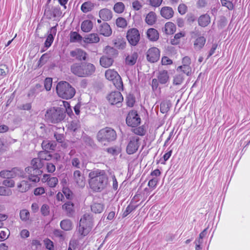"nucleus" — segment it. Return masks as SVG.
Here are the masks:
<instances>
[{"label":"nucleus","mask_w":250,"mask_h":250,"mask_svg":"<svg viewBox=\"0 0 250 250\" xmlns=\"http://www.w3.org/2000/svg\"><path fill=\"white\" fill-rule=\"evenodd\" d=\"M89 185L91 189L100 192L105 189L108 183V179L103 170L96 169L90 171L88 175Z\"/></svg>","instance_id":"obj_1"},{"label":"nucleus","mask_w":250,"mask_h":250,"mask_svg":"<svg viewBox=\"0 0 250 250\" xmlns=\"http://www.w3.org/2000/svg\"><path fill=\"white\" fill-rule=\"evenodd\" d=\"M65 110L60 107H52L47 109L45 114V119L48 123H58L65 117Z\"/></svg>","instance_id":"obj_2"},{"label":"nucleus","mask_w":250,"mask_h":250,"mask_svg":"<svg viewBox=\"0 0 250 250\" xmlns=\"http://www.w3.org/2000/svg\"><path fill=\"white\" fill-rule=\"evenodd\" d=\"M56 91L59 97L66 100L72 98L76 93L75 89L65 81L60 82L57 84Z\"/></svg>","instance_id":"obj_3"},{"label":"nucleus","mask_w":250,"mask_h":250,"mask_svg":"<svg viewBox=\"0 0 250 250\" xmlns=\"http://www.w3.org/2000/svg\"><path fill=\"white\" fill-rule=\"evenodd\" d=\"M32 167H29L25 168L26 172L28 174V180L30 182L37 183L40 181V178L38 175L40 173L39 169L43 165L41 159L34 158L31 161Z\"/></svg>","instance_id":"obj_4"},{"label":"nucleus","mask_w":250,"mask_h":250,"mask_svg":"<svg viewBox=\"0 0 250 250\" xmlns=\"http://www.w3.org/2000/svg\"><path fill=\"white\" fill-rule=\"evenodd\" d=\"M93 223V219L91 215L88 213L84 214L81 218L78 231L82 237L87 235L91 231Z\"/></svg>","instance_id":"obj_5"},{"label":"nucleus","mask_w":250,"mask_h":250,"mask_svg":"<svg viewBox=\"0 0 250 250\" xmlns=\"http://www.w3.org/2000/svg\"><path fill=\"white\" fill-rule=\"evenodd\" d=\"M97 137L98 141H115L117 134L113 128L105 127L98 131Z\"/></svg>","instance_id":"obj_6"},{"label":"nucleus","mask_w":250,"mask_h":250,"mask_svg":"<svg viewBox=\"0 0 250 250\" xmlns=\"http://www.w3.org/2000/svg\"><path fill=\"white\" fill-rule=\"evenodd\" d=\"M126 39L131 46H136L140 40V34L136 28H132L128 30L126 33Z\"/></svg>","instance_id":"obj_7"},{"label":"nucleus","mask_w":250,"mask_h":250,"mask_svg":"<svg viewBox=\"0 0 250 250\" xmlns=\"http://www.w3.org/2000/svg\"><path fill=\"white\" fill-rule=\"evenodd\" d=\"M126 123L128 126L136 127L140 125L141 118L135 110L130 111L126 118Z\"/></svg>","instance_id":"obj_8"},{"label":"nucleus","mask_w":250,"mask_h":250,"mask_svg":"<svg viewBox=\"0 0 250 250\" xmlns=\"http://www.w3.org/2000/svg\"><path fill=\"white\" fill-rule=\"evenodd\" d=\"M109 102L112 105L116 104L120 106L124 98L120 91H112L107 97Z\"/></svg>","instance_id":"obj_9"},{"label":"nucleus","mask_w":250,"mask_h":250,"mask_svg":"<svg viewBox=\"0 0 250 250\" xmlns=\"http://www.w3.org/2000/svg\"><path fill=\"white\" fill-rule=\"evenodd\" d=\"M160 57V51L157 47H151L146 52L147 60L150 62H157L159 60Z\"/></svg>","instance_id":"obj_10"},{"label":"nucleus","mask_w":250,"mask_h":250,"mask_svg":"<svg viewBox=\"0 0 250 250\" xmlns=\"http://www.w3.org/2000/svg\"><path fill=\"white\" fill-rule=\"evenodd\" d=\"M57 26L58 24H56L55 26L50 28L48 31V35L44 42V46L46 48H48L51 46L54 40V38L57 33Z\"/></svg>","instance_id":"obj_11"},{"label":"nucleus","mask_w":250,"mask_h":250,"mask_svg":"<svg viewBox=\"0 0 250 250\" xmlns=\"http://www.w3.org/2000/svg\"><path fill=\"white\" fill-rule=\"evenodd\" d=\"M83 77H88L93 75L95 72V65L90 62H83Z\"/></svg>","instance_id":"obj_12"},{"label":"nucleus","mask_w":250,"mask_h":250,"mask_svg":"<svg viewBox=\"0 0 250 250\" xmlns=\"http://www.w3.org/2000/svg\"><path fill=\"white\" fill-rule=\"evenodd\" d=\"M70 55L72 57L75 58L76 60L80 61H86L88 56L85 51L80 48L71 51Z\"/></svg>","instance_id":"obj_13"},{"label":"nucleus","mask_w":250,"mask_h":250,"mask_svg":"<svg viewBox=\"0 0 250 250\" xmlns=\"http://www.w3.org/2000/svg\"><path fill=\"white\" fill-rule=\"evenodd\" d=\"M73 181L80 187L85 185V178L83 174L79 170H76L73 172Z\"/></svg>","instance_id":"obj_14"},{"label":"nucleus","mask_w":250,"mask_h":250,"mask_svg":"<svg viewBox=\"0 0 250 250\" xmlns=\"http://www.w3.org/2000/svg\"><path fill=\"white\" fill-rule=\"evenodd\" d=\"M157 79L162 85H167L169 82V76L167 70L159 71L157 76Z\"/></svg>","instance_id":"obj_15"},{"label":"nucleus","mask_w":250,"mask_h":250,"mask_svg":"<svg viewBox=\"0 0 250 250\" xmlns=\"http://www.w3.org/2000/svg\"><path fill=\"white\" fill-rule=\"evenodd\" d=\"M83 62L74 63L70 66V71L75 76L83 77Z\"/></svg>","instance_id":"obj_16"},{"label":"nucleus","mask_w":250,"mask_h":250,"mask_svg":"<svg viewBox=\"0 0 250 250\" xmlns=\"http://www.w3.org/2000/svg\"><path fill=\"white\" fill-rule=\"evenodd\" d=\"M98 30L101 35L104 37H109L112 34V29L107 22H103L101 24Z\"/></svg>","instance_id":"obj_17"},{"label":"nucleus","mask_w":250,"mask_h":250,"mask_svg":"<svg viewBox=\"0 0 250 250\" xmlns=\"http://www.w3.org/2000/svg\"><path fill=\"white\" fill-rule=\"evenodd\" d=\"M99 14L100 18L104 21H109L112 18L111 11L106 8L101 9Z\"/></svg>","instance_id":"obj_18"},{"label":"nucleus","mask_w":250,"mask_h":250,"mask_svg":"<svg viewBox=\"0 0 250 250\" xmlns=\"http://www.w3.org/2000/svg\"><path fill=\"white\" fill-rule=\"evenodd\" d=\"M42 180L46 182L48 186L51 188L55 187L58 183V180L57 177H50V175L48 174H44Z\"/></svg>","instance_id":"obj_19"},{"label":"nucleus","mask_w":250,"mask_h":250,"mask_svg":"<svg viewBox=\"0 0 250 250\" xmlns=\"http://www.w3.org/2000/svg\"><path fill=\"white\" fill-rule=\"evenodd\" d=\"M198 24L202 27L207 26L210 22V16L207 14H204L199 17L198 20Z\"/></svg>","instance_id":"obj_20"},{"label":"nucleus","mask_w":250,"mask_h":250,"mask_svg":"<svg viewBox=\"0 0 250 250\" xmlns=\"http://www.w3.org/2000/svg\"><path fill=\"white\" fill-rule=\"evenodd\" d=\"M174 11L171 7H164L161 10V16L166 19H169L173 16Z\"/></svg>","instance_id":"obj_21"},{"label":"nucleus","mask_w":250,"mask_h":250,"mask_svg":"<svg viewBox=\"0 0 250 250\" xmlns=\"http://www.w3.org/2000/svg\"><path fill=\"white\" fill-rule=\"evenodd\" d=\"M93 27V23L90 20L83 21L81 25V30L85 33L90 32Z\"/></svg>","instance_id":"obj_22"},{"label":"nucleus","mask_w":250,"mask_h":250,"mask_svg":"<svg viewBox=\"0 0 250 250\" xmlns=\"http://www.w3.org/2000/svg\"><path fill=\"white\" fill-rule=\"evenodd\" d=\"M16 175L15 168L11 170H3L0 171V177L2 178H13Z\"/></svg>","instance_id":"obj_23"},{"label":"nucleus","mask_w":250,"mask_h":250,"mask_svg":"<svg viewBox=\"0 0 250 250\" xmlns=\"http://www.w3.org/2000/svg\"><path fill=\"white\" fill-rule=\"evenodd\" d=\"M100 41V38L97 33L89 34L84 39V42L86 43H97Z\"/></svg>","instance_id":"obj_24"},{"label":"nucleus","mask_w":250,"mask_h":250,"mask_svg":"<svg viewBox=\"0 0 250 250\" xmlns=\"http://www.w3.org/2000/svg\"><path fill=\"white\" fill-rule=\"evenodd\" d=\"M139 146L138 142H129L126 147L127 153L129 154L134 153L138 150Z\"/></svg>","instance_id":"obj_25"},{"label":"nucleus","mask_w":250,"mask_h":250,"mask_svg":"<svg viewBox=\"0 0 250 250\" xmlns=\"http://www.w3.org/2000/svg\"><path fill=\"white\" fill-rule=\"evenodd\" d=\"M146 34L148 39L151 41H156L159 39V33L155 29L150 28L148 29Z\"/></svg>","instance_id":"obj_26"},{"label":"nucleus","mask_w":250,"mask_h":250,"mask_svg":"<svg viewBox=\"0 0 250 250\" xmlns=\"http://www.w3.org/2000/svg\"><path fill=\"white\" fill-rule=\"evenodd\" d=\"M95 5L93 3L90 1H87L83 2L81 7V10L83 13H86L92 11Z\"/></svg>","instance_id":"obj_27"},{"label":"nucleus","mask_w":250,"mask_h":250,"mask_svg":"<svg viewBox=\"0 0 250 250\" xmlns=\"http://www.w3.org/2000/svg\"><path fill=\"white\" fill-rule=\"evenodd\" d=\"M206 42V39L204 36L198 37L194 41V46L196 49H202Z\"/></svg>","instance_id":"obj_28"},{"label":"nucleus","mask_w":250,"mask_h":250,"mask_svg":"<svg viewBox=\"0 0 250 250\" xmlns=\"http://www.w3.org/2000/svg\"><path fill=\"white\" fill-rule=\"evenodd\" d=\"M114 62L112 58L106 56H103L101 58L100 62L101 65L104 67H108L110 66Z\"/></svg>","instance_id":"obj_29"},{"label":"nucleus","mask_w":250,"mask_h":250,"mask_svg":"<svg viewBox=\"0 0 250 250\" xmlns=\"http://www.w3.org/2000/svg\"><path fill=\"white\" fill-rule=\"evenodd\" d=\"M138 55L137 53L133 52L130 55H127L125 58V63L128 65H134L137 61Z\"/></svg>","instance_id":"obj_30"},{"label":"nucleus","mask_w":250,"mask_h":250,"mask_svg":"<svg viewBox=\"0 0 250 250\" xmlns=\"http://www.w3.org/2000/svg\"><path fill=\"white\" fill-rule=\"evenodd\" d=\"M176 30L175 25L171 22H167L166 23L164 31L167 35L173 34Z\"/></svg>","instance_id":"obj_31"},{"label":"nucleus","mask_w":250,"mask_h":250,"mask_svg":"<svg viewBox=\"0 0 250 250\" xmlns=\"http://www.w3.org/2000/svg\"><path fill=\"white\" fill-rule=\"evenodd\" d=\"M105 78L109 81H112L117 77H119L118 72L113 69H108L105 72Z\"/></svg>","instance_id":"obj_32"},{"label":"nucleus","mask_w":250,"mask_h":250,"mask_svg":"<svg viewBox=\"0 0 250 250\" xmlns=\"http://www.w3.org/2000/svg\"><path fill=\"white\" fill-rule=\"evenodd\" d=\"M60 227L64 231H69L72 229V223L69 219H64L60 223Z\"/></svg>","instance_id":"obj_33"},{"label":"nucleus","mask_w":250,"mask_h":250,"mask_svg":"<svg viewBox=\"0 0 250 250\" xmlns=\"http://www.w3.org/2000/svg\"><path fill=\"white\" fill-rule=\"evenodd\" d=\"M104 205L102 203H93L91 206V211L95 213H101L104 209Z\"/></svg>","instance_id":"obj_34"},{"label":"nucleus","mask_w":250,"mask_h":250,"mask_svg":"<svg viewBox=\"0 0 250 250\" xmlns=\"http://www.w3.org/2000/svg\"><path fill=\"white\" fill-rule=\"evenodd\" d=\"M31 184L29 181L26 180H22L18 185V188L20 191L24 192L27 191L30 188Z\"/></svg>","instance_id":"obj_35"},{"label":"nucleus","mask_w":250,"mask_h":250,"mask_svg":"<svg viewBox=\"0 0 250 250\" xmlns=\"http://www.w3.org/2000/svg\"><path fill=\"white\" fill-rule=\"evenodd\" d=\"M70 42H79L82 40V36L76 31H72L70 33Z\"/></svg>","instance_id":"obj_36"},{"label":"nucleus","mask_w":250,"mask_h":250,"mask_svg":"<svg viewBox=\"0 0 250 250\" xmlns=\"http://www.w3.org/2000/svg\"><path fill=\"white\" fill-rule=\"evenodd\" d=\"M73 207H74V205L70 201H68V202L65 203L62 206V208L66 211L67 214L68 216L71 215L73 213V211H74Z\"/></svg>","instance_id":"obj_37"},{"label":"nucleus","mask_w":250,"mask_h":250,"mask_svg":"<svg viewBox=\"0 0 250 250\" xmlns=\"http://www.w3.org/2000/svg\"><path fill=\"white\" fill-rule=\"evenodd\" d=\"M156 17L155 13L150 12L146 16V22L149 25H153L156 21Z\"/></svg>","instance_id":"obj_38"},{"label":"nucleus","mask_w":250,"mask_h":250,"mask_svg":"<svg viewBox=\"0 0 250 250\" xmlns=\"http://www.w3.org/2000/svg\"><path fill=\"white\" fill-rule=\"evenodd\" d=\"M137 207V205L132 204V202H131L124 211L122 215L123 217H126L129 213L135 210Z\"/></svg>","instance_id":"obj_39"},{"label":"nucleus","mask_w":250,"mask_h":250,"mask_svg":"<svg viewBox=\"0 0 250 250\" xmlns=\"http://www.w3.org/2000/svg\"><path fill=\"white\" fill-rule=\"evenodd\" d=\"M113 83L119 91H123L124 90L123 83L121 77L119 75V77H117L115 80L112 81Z\"/></svg>","instance_id":"obj_40"},{"label":"nucleus","mask_w":250,"mask_h":250,"mask_svg":"<svg viewBox=\"0 0 250 250\" xmlns=\"http://www.w3.org/2000/svg\"><path fill=\"white\" fill-rule=\"evenodd\" d=\"M55 142H54V143ZM53 143V142H42V148L47 152L49 150H54L56 145H54Z\"/></svg>","instance_id":"obj_41"},{"label":"nucleus","mask_w":250,"mask_h":250,"mask_svg":"<svg viewBox=\"0 0 250 250\" xmlns=\"http://www.w3.org/2000/svg\"><path fill=\"white\" fill-rule=\"evenodd\" d=\"M177 70L181 71L187 76H189L191 72V68L189 65L182 64L177 67Z\"/></svg>","instance_id":"obj_42"},{"label":"nucleus","mask_w":250,"mask_h":250,"mask_svg":"<svg viewBox=\"0 0 250 250\" xmlns=\"http://www.w3.org/2000/svg\"><path fill=\"white\" fill-rule=\"evenodd\" d=\"M30 213L26 209H23L20 211V219L23 222H27L30 219Z\"/></svg>","instance_id":"obj_43"},{"label":"nucleus","mask_w":250,"mask_h":250,"mask_svg":"<svg viewBox=\"0 0 250 250\" xmlns=\"http://www.w3.org/2000/svg\"><path fill=\"white\" fill-rule=\"evenodd\" d=\"M115 46L119 49H124L126 46V42L123 39H117L114 42Z\"/></svg>","instance_id":"obj_44"},{"label":"nucleus","mask_w":250,"mask_h":250,"mask_svg":"<svg viewBox=\"0 0 250 250\" xmlns=\"http://www.w3.org/2000/svg\"><path fill=\"white\" fill-rule=\"evenodd\" d=\"M125 9V6L122 2L116 3L113 7L114 11L117 13H122Z\"/></svg>","instance_id":"obj_45"},{"label":"nucleus","mask_w":250,"mask_h":250,"mask_svg":"<svg viewBox=\"0 0 250 250\" xmlns=\"http://www.w3.org/2000/svg\"><path fill=\"white\" fill-rule=\"evenodd\" d=\"M184 79L183 74L176 75L173 78V84L176 85H180L183 82Z\"/></svg>","instance_id":"obj_46"},{"label":"nucleus","mask_w":250,"mask_h":250,"mask_svg":"<svg viewBox=\"0 0 250 250\" xmlns=\"http://www.w3.org/2000/svg\"><path fill=\"white\" fill-rule=\"evenodd\" d=\"M116 25L119 27L124 28L127 25V22L124 18H118L116 21Z\"/></svg>","instance_id":"obj_47"},{"label":"nucleus","mask_w":250,"mask_h":250,"mask_svg":"<svg viewBox=\"0 0 250 250\" xmlns=\"http://www.w3.org/2000/svg\"><path fill=\"white\" fill-rule=\"evenodd\" d=\"M44 15L48 20H51L52 18H54L52 10L47 5L45 7Z\"/></svg>","instance_id":"obj_48"},{"label":"nucleus","mask_w":250,"mask_h":250,"mask_svg":"<svg viewBox=\"0 0 250 250\" xmlns=\"http://www.w3.org/2000/svg\"><path fill=\"white\" fill-rule=\"evenodd\" d=\"M80 127V125L77 121H72L68 124V128L70 130L75 131Z\"/></svg>","instance_id":"obj_49"},{"label":"nucleus","mask_w":250,"mask_h":250,"mask_svg":"<svg viewBox=\"0 0 250 250\" xmlns=\"http://www.w3.org/2000/svg\"><path fill=\"white\" fill-rule=\"evenodd\" d=\"M12 193L11 189L6 188L3 186H0V196H10Z\"/></svg>","instance_id":"obj_50"},{"label":"nucleus","mask_w":250,"mask_h":250,"mask_svg":"<svg viewBox=\"0 0 250 250\" xmlns=\"http://www.w3.org/2000/svg\"><path fill=\"white\" fill-rule=\"evenodd\" d=\"M221 4L223 6L227 7L229 10H232L234 5L231 1L227 0H220Z\"/></svg>","instance_id":"obj_51"},{"label":"nucleus","mask_w":250,"mask_h":250,"mask_svg":"<svg viewBox=\"0 0 250 250\" xmlns=\"http://www.w3.org/2000/svg\"><path fill=\"white\" fill-rule=\"evenodd\" d=\"M159 84L160 83L157 79L154 78L152 80L151 85L152 89L154 92L157 91L158 90H160L161 88L158 87Z\"/></svg>","instance_id":"obj_52"},{"label":"nucleus","mask_w":250,"mask_h":250,"mask_svg":"<svg viewBox=\"0 0 250 250\" xmlns=\"http://www.w3.org/2000/svg\"><path fill=\"white\" fill-rule=\"evenodd\" d=\"M15 182L12 178H7L4 180L2 182V185L8 188H13L15 186Z\"/></svg>","instance_id":"obj_53"},{"label":"nucleus","mask_w":250,"mask_h":250,"mask_svg":"<svg viewBox=\"0 0 250 250\" xmlns=\"http://www.w3.org/2000/svg\"><path fill=\"white\" fill-rule=\"evenodd\" d=\"M185 36V34L183 32H179L176 34L174 35V39L171 40V43L173 44H177L179 43V39L184 37Z\"/></svg>","instance_id":"obj_54"},{"label":"nucleus","mask_w":250,"mask_h":250,"mask_svg":"<svg viewBox=\"0 0 250 250\" xmlns=\"http://www.w3.org/2000/svg\"><path fill=\"white\" fill-rule=\"evenodd\" d=\"M41 212L42 214L44 216L48 215L50 212V208L48 205H42L41 208Z\"/></svg>","instance_id":"obj_55"},{"label":"nucleus","mask_w":250,"mask_h":250,"mask_svg":"<svg viewBox=\"0 0 250 250\" xmlns=\"http://www.w3.org/2000/svg\"><path fill=\"white\" fill-rule=\"evenodd\" d=\"M39 157L40 158H39L41 159V161L42 160H49L51 158L50 155L48 154V152L45 151L41 152L39 154Z\"/></svg>","instance_id":"obj_56"},{"label":"nucleus","mask_w":250,"mask_h":250,"mask_svg":"<svg viewBox=\"0 0 250 250\" xmlns=\"http://www.w3.org/2000/svg\"><path fill=\"white\" fill-rule=\"evenodd\" d=\"M43 241L47 249L49 250H54V245L52 241L47 238L44 239Z\"/></svg>","instance_id":"obj_57"},{"label":"nucleus","mask_w":250,"mask_h":250,"mask_svg":"<svg viewBox=\"0 0 250 250\" xmlns=\"http://www.w3.org/2000/svg\"><path fill=\"white\" fill-rule=\"evenodd\" d=\"M52 79L50 78H47L44 81V87L46 90L49 91L52 87Z\"/></svg>","instance_id":"obj_58"},{"label":"nucleus","mask_w":250,"mask_h":250,"mask_svg":"<svg viewBox=\"0 0 250 250\" xmlns=\"http://www.w3.org/2000/svg\"><path fill=\"white\" fill-rule=\"evenodd\" d=\"M158 182V179L157 178H153L149 181L148 186L150 188L154 189L156 187Z\"/></svg>","instance_id":"obj_59"},{"label":"nucleus","mask_w":250,"mask_h":250,"mask_svg":"<svg viewBox=\"0 0 250 250\" xmlns=\"http://www.w3.org/2000/svg\"><path fill=\"white\" fill-rule=\"evenodd\" d=\"M250 142H248L246 144H244L242 142H234L233 146L236 147L237 150H239L241 148L245 147L249 145Z\"/></svg>","instance_id":"obj_60"},{"label":"nucleus","mask_w":250,"mask_h":250,"mask_svg":"<svg viewBox=\"0 0 250 250\" xmlns=\"http://www.w3.org/2000/svg\"><path fill=\"white\" fill-rule=\"evenodd\" d=\"M71 164L73 167H75L76 168H80V160L79 158L75 157L72 158L71 160Z\"/></svg>","instance_id":"obj_61"},{"label":"nucleus","mask_w":250,"mask_h":250,"mask_svg":"<svg viewBox=\"0 0 250 250\" xmlns=\"http://www.w3.org/2000/svg\"><path fill=\"white\" fill-rule=\"evenodd\" d=\"M32 108L31 103H28L22 104L18 106V108L20 110H30Z\"/></svg>","instance_id":"obj_62"},{"label":"nucleus","mask_w":250,"mask_h":250,"mask_svg":"<svg viewBox=\"0 0 250 250\" xmlns=\"http://www.w3.org/2000/svg\"><path fill=\"white\" fill-rule=\"evenodd\" d=\"M62 193L67 199H70L72 197V192L69 188H63Z\"/></svg>","instance_id":"obj_63"},{"label":"nucleus","mask_w":250,"mask_h":250,"mask_svg":"<svg viewBox=\"0 0 250 250\" xmlns=\"http://www.w3.org/2000/svg\"><path fill=\"white\" fill-rule=\"evenodd\" d=\"M178 10L180 14L184 15L187 11V6L185 4H180L178 6Z\"/></svg>","instance_id":"obj_64"}]
</instances>
